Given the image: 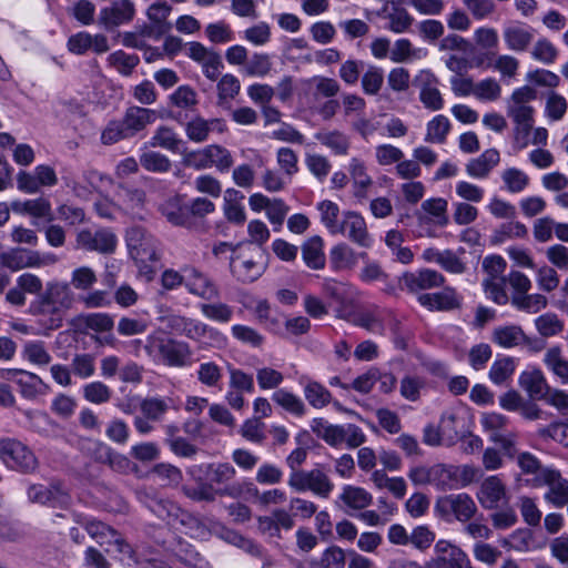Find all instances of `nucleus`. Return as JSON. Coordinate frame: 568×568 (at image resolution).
Segmentation results:
<instances>
[{
	"mask_svg": "<svg viewBox=\"0 0 568 568\" xmlns=\"http://www.w3.org/2000/svg\"><path fill=\"white\" fill-rule=\"evenodd\" d=\"M266 270L265 252L262 247L243 245L230 256V272L241 283H253Z\"/></svg>",
	"mask_w": 568,
	"mask_h": 568,
	"instance_id": "7ed1b4c3",
	"label": "nucleus"
},
{
	"mask_svg": "<svg viewBox=\"0 0 568 568\" xmlns=\"http://www.w3.org/2000/svg\"><path fill=\"white\" fill-rule=\"evenodd\" d=\"M507 112L516 123L517 134H528L534 124V109L530 105H508Z\"/></svg>",
	"mask_w": 568,
	"mask_h": 568,
	"instance_id": "09e8293b",
	"label": "nucleus"
},
{
	"mask_svg": "<svg viewBox=\"0 0 568 568\" xmlns=\"http://www.w3.org/2000/svg\"><path fill=\"white\" fill-rule=\"evenodd\" d=\"M317 210L321 213V222L325 225L328 232L336 235L341 222L338 221L339 207L336 203L329 200H324L317 204Z\"/></svg>",
	"mask_w": 568,
	"mask_h": 568,
	"instance_id": "603ef678",
	"label": "nucleus"
},
{
	"mask_svg": "<svg viewBox=\"0 0 568 568\" xmlns=\"http://www.w3.org/2000/svg\"><path fill=\"white\" fill-rule=\"evenodd\" d=\"M349 174L353 180L354 196L359 200L366 199L367 190L373 184V181L366 173L364 163L353 158L349 162Z\"/></svg>",
	"mask_w": 568,
	"mask_h": 568,
	"instance_id": "2f4dec72",
	"label": "nucleus"
},
{
	"mask_svg": "<svg viewBox=\"0 0 568 568\" xmlns=\"http://www.w3.org/2000/svg\"><path fill=\"white\" fill-rule=\"evenodd\" d=\"M172 119L183 124V114L181 111L173 113ZM217 129L220 132L224 130V123L220 119L205 120L200 115L193 116L184 123V130L187 139L195 143H203L207 140L210 132Z\"/></svg>",
	"mask_w": 568,
	"mask_h": 568,
	"instance_id": "f3484780",
	"label": "nucleus"
},
{
	"mask_svg": "<svg viewBox=\"0 0 568 568\" xmlns=\"http://www.w3.org/2000/svg\"><path fill=\"white\" fill-rule=\"evenodd\" d=\"M526 341L527 336L518 325L497 326L491 333V342L503 348H514Z\"/></svg>",
	"mask_w": 568,
	"mask_h": 568,
	"instance_id": "c85d7f7f",
	"label": "nucleus"
},
{
	"mask_svg": "<svg viewBox=\"0 0 568 568\" xmlns=\"http://www.w3.org/2000/svg\"><path fill=\"white\" fill-rule=\"evenodd\" d=\"M287 484L295 491L310 490L322 498H327L334 489L329 477L320 468L292 471Z\"/></svg>",
	"mask_w": 568,
	"mask_h": 568,
	"instance_id": "39448f33",
	"label": "nucleus"
},
{
	"mask_svg": "<svg viewBox=\"0 0 568 568\" xmlns=\"http://www.w3.org/2000/svg\"><path fill=\"white\" fill-rule=\"evenodd\" d=\"M474 476L475 469L468 465H433V486L442 491L465 487L473 481Z\"/></svg>",
	"mask_w": 568,
	"mask_h": 568,
	"instance_id": "423d86ee",
	"label": "nucleus"
},
{
	"mask_svg": "<svg viewBox=\"0 0 568 568\" xmlns=\"http://www.w3.org/2000/svg\"><path fill=\"white\" fill-rule=\"evenodd\" d=\"M416 28L422 40L428 43L437 42L445 32L443 22L435 19L422 20L417 23Z\"/></svg>",
	"mask_w": 568,
	"mask_h": 568,
	"instance_id": "680f3d73",
	"label": "nucleus"
},
{
	"mask_svg": "<svg viewBox=\"0 0 568 568\" xmlns=\"http://www.w3.org/2000/svg\"><path fill=\"white\" fill-rule=\"evenodd\" d=\"M384 83V70L377 65H368L362 77V88L365 94L376 95Z\"/></svg>",
	"mask_w": 568,
	"mask_h": 568,
	"instance_id": "bf43d9fd",
	"label": "nucleus"
},
{
	"mask_svg": "<svg viewBox=\"0 0 568 568\" xmlns=\"http://www.w3.org/2000/svg\"><path fill=\"white\" fill-rule=\"evenodd\" d=\"M155 121V111L142 106H130L126 109L122 123L130 138L143 131L149 124Z\"/></svg>",
	"mask_w": 568,
	"mask_h": 568,
	"instance_id": "b1692460",
	"label": "nucleus"
},
{
	"mask_svg": "<svg viewBox=\"0 0 568 568\" xmlns=\"http://www.w3.org/2000/svg\"><path fill=\"white\" fill-rule=\"evenodd\" d=\"M184 142L179 138L176 132L169 126L161 125L155 131L149 141V145L152 148H161L170 152H181L180 148Z\"/></svg>",
	"mask_w": 568,
	"mask_h": 568,
	"instance_id": "473e14b6",
	"label": "nucleus"
},
{
	"mask_svg": "<svg viewBox=\"0 0 568 568\" xmlns=\"http://www.w3.org/2000/svg\"><path fill=\"white\" fill-rule=\"evenodd\" d=\"M135 16V6L132 0H116L110 7L100 11L99 22L105 29H112L133 20Z\"/></svg>",
	"mask_w": 568,
	"mask_h": 568,
	"instance_id": "a211bd4d",
	"label": "nucleus"
},
{
	"mask_svg": "<svg viewBox=\"0 0 568 568\" xmlns=\"http://www.w3.org/2000/svg\"><path fill=\"white\" fill-rule=\"evenodd\" d=\"M272 400L294 416L301 417L306 413L304 402L297 395L285 388L276 389L272 394Z\"/></svg>",
	"mask_w": 568,
	"mask_h": 568,
	"instance_id": "58836bf2",
	"label": "nucleus"
},
{
	"mask_svg": "<svg viewBox=\"0 0 568 568\" xmlns=\"http://www.w3.org/2000/svg\"><path fill=\"white\" fill-rule=\"evenodd\" d=\"M341 231L337 234L346 236L356 245L369 248L373 244V239L369 235L364 217L354 211H346L343 213V220L338 226Z\"/></svg>",
	"mask_w": 568,
	"mask_h": 568,
	"instance_id": "4468645a",
	"label": "nucleus"
},
{
	"mask_svg": "<svg viewBox=\"0 0 568 568\" xmlns=\"http://www.w3.org/2000/svg\"><path fill=\"white\" fill-rule=\"evenodd\" d=\"M202 315L217 323H229L233 317V307L226 303H203L200 305Z\"/></svg>",
	"mask_w": 568,
	"mask_h": 568,
	"instance_id": "864d4df0",
	"label": "nucleus"
},
{
	"mask_svg": "<svg viewBox=\"0 0 568 568\" xmlns=\"http://www.w3.org/2000/svg\"><path fill=\"white\" fill-rule=\"evenodd\" d=\"M419 85V100L426 109L432 111L442 110L444 99L438 89V79L429 70H422L415 79Z\"/></svg>",
	"mask_w": 568,
	"mask_h": 568,
	"instance_id": "6ab92c4d",
	"label": "nucleus"
},
{
	"mask_svg": "<svg viewBox=\"0 0 568 568\" xmlns=\"http://www.w3.org/2000/svg\"><path fill=\"white\" fill-rule=\"evenodd\" d=\"M0 460L9 469L32 474L39 467V462L31 448L17 438H0Z\"/></svg>",
	"mask_w": 568,
	"mask_h": 568,
	"instance_id": "20e7f679",
	"label": "nucleus"
},
{
	"mask_svg": "<svg viewBox=\"0 0 568 568\" xmlns=\"http://www.w3.org/2000/svg\"><path fill=\"white\" fill-rule=\"evenodd\" d=\"M83 398L92 404L101 405L111 399V388L100 381L88 383L82 388Z\"/></svg>",
	"mask_w": 568,
	"mask_h": 568,
	"instance_id": "4d7b16f0",
	"label": "nucleus"
},
{
	"mask_svg": "<svg viewBox=\"0 0 568 568\" xmlns=\"http://www.w3.org/2000/svg\"><path fill=\"white\" fill-rule=\"evenodd\" d=\"M126 245L130 255L141 263L159 260L158 241L141 226H133L126 232Z\"/></svg>",
	"mask_w": 568,
	"mask_h": 568,
	"instance_id": "0eeeda50",
	"label": "nucleus"
},
{
	"mask_svg": "<svg viewBox=\"0 0 568 568\" xmlns=\"http://www.w3.org/2000/svg\"><path fill=\"white\" fill-rule=\"evenodd\" d=\"M477 499L483 508L489 510L498 508L500 504H507V489L500 476L485 478L477 491Z\"/></svg>",
	"mask_w": 568,
	"mask_h": 568,
	"instance_id": "dca6fc26",
	"label": "nucleus"
},
{
	"mask_svg": "<svg viewBox=\"0 0 568 568\" xmlns=\"http://www.w3.org/2000/svg\"><path fill=\"white\" fill-rule=\"evenodd\" d=\"M210 168H215L219 172H227L233 163V156L231 152L219 144L207 145Z\"/></svg>",
	"mask_w": 568,
	"mask_h": 568,
	"instance_id": "6e6d98bb",
	"label": "nucleus"
},
{
	"mask_svg": "<svg viewBox=\"0 0 568 568\" xmlns=\"http://www.w3.org/2000/svg\"><path fill=\"white\" fill-rule=\"evenodd\" d=\"M429 568H471L467 555L452 542L440 539L435 545V557Z\"/></svg>",
	"mask_w": 568,
	"mask_h": 568,
	"instance_id": "9b49d317",
	"label": "nucleus"
},
{
	"mask_svg": "<svg viewBox=\"0 0 568 568\" xmlns=\"http://www.w3.org/2000/svg\"><path fill=\"white\" fill-rule=\"evenodd\" d=\"M175 555L190 568H211L210 562L191 545H181Z\"/></svg>",
	"mask_w": 568,
	"mask_h": 568,
	"instance_id": "0e129e2a",
	"label": "nucleus"
},
{
	"mask_svg": "<svg viewBox=\"0 0 568 568\" xmlns=\"http://www.w3.org/2000/svg\"><path fill=\"white\" fill-rule=\"evenodd\" d=\"M463 418L452 410L444 412L440 416L439 428L444 439L448 444H454L462 437Z\"/></svg>",
	"mask_w": 568,
	"mask_h": 568,
	"instance_id": "c03bdc74",
	"label": "nucleus"
},
{
	"mask_svg": "<svg viewBox=\"0 0 568 568\" xmlns=\"http://www.w3.org/2000/svg\"><path fill=\"white\" fill-rule=\"evenodd\" d=\"M315 139L337 155L347 154L351 145L348 136L338 130L317 132Z\"/></svg>",
	"mask_w": 568,
	"mask_h": 568,
	"instance_id": "4c0bfd02",
	"label": "nucleus"
},
{
	"mask_svg": "<svg viewBox=\"0 0 568 568\" xmlns=\"http://www.w3.org/2000/svg\"><path fill=\"white\" fill-rule=\"evenodd\" d=\"M339 499L354 510H362L373 503V496L364 488L345 485Z\"/></svg>",
	"mask_w": 568,
	"mask_h": 568,
	"instance_id": "c9c22d12",
	"label": "nucleus"
},
{
	"mask_svg": "<svg viewBox=\"0 0 568 568\" xmlns=\"http://www.w3.org/2000/svg\"><path fill=\"white\" fill-rule=\"evenodd\" d=\"M501 179L507 191L510 193H519L529 184V176L517 168L506 169L501 174Z\"/></svg>",
	"mask_w": 568,
	"mask_h": 568,
	"instance_id": "e2e57ef3",
	"label": "nucleus"
},
{
	"mask_svg": "<svg viewBox=\"0 0 568 568\" xmlns=\"http://www.w3.org/2000/svg\"><path fill=\"white\" fill-rule=\"evenodd\" d=\"M28 498L32 503L51 507H64L69 504L68 494L58 485L47 487L41 484L31 485L28 488Z\"/></svg>",
	"mask_w": 568,
	"mask_h": 568,
	"instance_id": "4be33fe9",
	"label": "nucleus"
},
{
	"mask_svg": "<svg viewBox=\"0 0 568 568\" xmlns=\"http://www.w3.org/2000/svg\"><path fill=\"white\" fill-rule=\"evenodd\" d=\"M160 211L162 215L174 225L183 226L189 223L186 204L182 205L176 197L164 202L161 205Z\"/></svg>",
	"mask_w": 568,
	"mask_h": 568,
	"instance_id": "3c124183",
	"label": "nucleus"
},
{
	"mask_svg": "<svg viewBox=\"0 0 568 568\" xmlns=\"http://www.w3.org/2000/svg\"><path fill=\"white\" fill-rule=\"evenodd\" d=\"M544 364L562 384H568V359L562 356V351L559 346H552L546 351Z\"/></svg>",
	"mask_w": 568,
	"mask_h": 568,
	"instance_id": "e433bc0d",
	"label": "nucleus"
},
{
	"mask_svg": "<svg viewBox=\"0 0 568 568\" xmlns=\"http://www.w3.org/2000/svg\"><path fill=\"white\" fill-rule=\"evenodd\" d=\"M377 16L388 20L387 29L394 33L406 32L414 23L410 13L396 0H388L377 11Z\"/></svg>",
	"mask_w": 568,
	"mask_h": 568,
	"instance_id": "aec40b11",
	"label": "nucleus"
},
{
	"mask_svg": "<svg viewBox=\"0 0 568 568\" xmlns=\"http://www.w3.org/2000/svg\"><path fill=\"white\" fill-rule=\"evenodd\" d=\"M329 262L335 271L349 268L356 263V253L348 244L338 243L331 248Z\"/></svg>",
	"mask_w": 568,
	"mask_h": 568,
	"instance_id": "a19ab883",
	"label": "nucleus"
},
{
	"mask_svg": "<svg viewBox=\"0 0 568 568\" xmlns=\"http://www.w3.org/2000/svg\"><path fill=\"white\" fill-rule=\"evenodd\" d=\"M141 166L152 173H168L172 168L171 160L158 151H145L139 158Z\"/></svg>",
	"mask_w": 568,
	"mask_h": 568,
	"instance_id": "37998d69",
	"label": "nucleus"
},
{
	"mask_svg": "<svg viewBox=\"0 0 568 568\" xmlns=\"http://www.w3.org/2000/svg\"><path fill=\"white\" fill-rule=\"evenodd\" d=\"M13 207L31 216L45 219L49 222L53 220L51 203L42 196L16 203Z\"/></svg>",
	"mask_w": 568,
	"mask_h": 568,
	"instance_id": "79ce46f5",
	"label": "nucleus"
},
{
	"mask_svg": "<svg viewBox=\"0 0 568 568\" xmlns=\"http://www.w3.org/2000/svg\"><path fill=\"white\" fill-rule=\"evenodd\" d=\"M240 90L241 83L235 75L231 73L222 75L217 82V105L230 108L231 100L240 93Z\"/></svg>",
	"mask_w": 568,
	"mask_h": 568,
	"instance_id": "ea45409f",
	"label": "nucleus"
},
{
	"mask_svg": "<svg viewBox=\"0 0 568 568\" xmlns=\"http://www.w3.org/2000/svg\"><path fill=\"white\" fill-rule=\"evenodd\" d=\"M536 282L539 290L550 293L558 287L560 278L555 267L545 264L536 270Z\"/></svg>",
	"mask_w": 568,
	"mask_h": 568,
	"instance_id": "774afa93",
	"label": "nucleus"
},
{
	"mask_svg": "<svg viewBox=\"0 0 568 568\" xmlns=\"http://www.w3.org/2000/svg\"><path fill=\"white\" fill-rule=\"evenodd\" d=\"M528 234L525 224L518 221H510L503 223L494 232V240L496 242H505L508 239H523Z\"/></svg>",
	"mask_w": 568,
	"mask_h": 568,
	"instance_id": "338daca9",
	"label": "nucleus"
},
{
	"mask_svg": "<svg viewBox=\"0 0 568 568\" xmlns=\"http://www.w3.org/2000/svg\"><path fill=\"white\" fill-rule=\"evenodd\" d=\"M500 154L496 149L485 150L479 156L470 159L466 164V173L473 178L486 179L493 169L498 165Z\"/></svg>",
	"mask_w": 568,
	"mask_h": 568,
	"instance_id": "bb28decb",
	"label": "nucleus"
},
{
	"mask_svg": "<svg viewBox=\"0 0 568 568\" xmlns=\"http://www.w3.org/2000/svg\"><path fill=\"white\" fill-rule=\"evenodd\" d=\"M302 258L307 267L322 270L325 267L324 241L321 236L314 235L307 239L302 245Z\"/></svg>",
	"mask_w": 568,
	"mask_h": 568,
	"instance_id": "c756f323",
	"label": "nucleus"
},
{
	"mask_svg": "<svg viewBox=\"0 0 568 568\" xmlns=\"http://www.w3.org/2000/svg\"><path fill=\"white\" fill-rule=\"evenodd\" d=\"M73 302L74 296L69 283L50 281L32 306L34 313L41 316L45 328L53 331L63 325L65 313L72 307Z\"/></svg>",
	"mask_w": 568,
	"mask_h": 568,
	"instance_id": "f257e3e1",
	"label": "nucleus"
},
{
	"mask_svg": "<svg viewBox=\"0 0 568 568\" xmlns=\"http://www.w3.org/2000/svg\"><path fill=\"white\" fill-rule=\"evenodd\" d=\"M519 386L531 399L541 400L549 393V385L540 369L524 371L518 378Z\"/></svg>",
	"mask_w": 568,
	"mask_h": 568,
	"instance_id": "a878e982",
	"label": "nucleus"
},
{
	"mask_svg": "<svg viewBox=\"0 0 568 568\" xmlns=\"http://www.w3.org/2000/svg\"><path fill=\"white\" fill-rule=\"evenodd\" d=\"M181 335L196 342L221 343L225 339L216 328L191 317H186Z\"/></svg>",
	"mask_w": 568,
	"mask_h": 568,
	"instance_id": "cd10ccee",
	"label": "nucleus"
},
{
	"mask_svg": "<svg viewBox=\"0 0 568 568\" xmlns=\"http://www.w3.org/2000/svg\"><path fill=\"white\" fill-rule=\"evenodd\" d=\"M548 486L545 493V500L556 508H562L568 504V479L562 478L557 470H550L546 475Z\"/></svg>",
	"mask_w": 568,
	"mask_h": 568,
	"instance_id": "393cba45",
	"label": "nucleus"
},
{
	"mask_svg": "<svg viewBox=\"0 0 568 568\" xmlns=\"http://www.w3.org/2000/svg\"><path fill=\"white\" fill-rule=\"evenodd\" d=\"M44 262L40 254L21 247L11 248L0 253V265L11 271H19L26 267H39Z\"/></svg>",
	"mask_w": 568,
	"mask_h": 568,
	"instance_id": "412c9836",
	"label": "nucleus"
},
{
	"mask_svg": "<svg viewBox=\"0 0 568 568\" xmlns=\"http://www.w3.org/2000/svg\"><path fill=\"white\" fill-rule=\"evenodd\" d=\"M418 302L429 311L452 312L462 308L464 297L456 288L446 286L436 293L420 294Z\"/></svg>",
	"mask_w": 568,
	"mask_h": 568,
	"instance_id": "ddd939ff",
	"label": "nucleus"
},
{
	"mask_svg": "<svg viewBox=\"0 0 568 568\" xmlns=\"http://www.w3.org/2000/svg\"><path fill=\"white\" fill-rule=\"evenodd\" d=\"M1 377L18 384L24 398L33 399L49 392L50 387L38 375L23 369H2Z\"/></svg>",
	"mask_w": 568,
	"mask_h": 568,
	"instance_id": "f8f14e48",
	"label": "nucleus"
},
{
	"mask_svg": "<svg viewBox=\"0 0 568 568\" xmlns=\"http://www.w3.org/2000/svg\"><path fill=\"white\" fill-rule=\"evenodd\" d=\"M517 362L511 356H497L490 366L488 376L495 385H504L515 373Z\"/></svg>",
	"mask_w": 568,
	"mask_h": 568,
	"instance_id": "f704fd0d",
	"label": "nucleus"
},
{
	"mask_svg": "<svg viewBox=\"0 0 568 568\" xmlns=\"http://www.w3.org/2000/svg\"><path fill=\"white\" fill-rule=\"evenodd\" d=\"M322 290L326 296L339 305H346L353 293V287L334 278H324Z\"/></svg>",
	"mask_w": 568,
	"mask_h": 568,
	"instance_id": "de8ad7c7",
	"label": "nucleus"
},
{
	"mask_svg": "<svg viewBox=\"0 0 568 568\" xmlns=\"http://www.w3.org/2000/svg\"><path fill=\"white\" fill-rule=\"evenodd\" d=\"M511 304L519 311L527 313H538L548 304V300L542 294H513Z\"/></svg>",
	"mask_w": 568,
	"mask_h": 568,
	"instance_id": "49530a36",
	"label": "nucleus"
},
{
	"mask_svg": "<svg viewBox=\"0 0 568 568\" xmlns=\"http://www.w3.org/2000/svg\"><path fill=\"white\" fill-rule=\"evenodd\" d=\"M272 70V61L266 53H253L244 64V72L248 77H266Z\"/></svg>",
	"mask_w": 568,
	"mask_h": 568,
	"instance_id": "13d9d810",
	"label": "nucleus"
},
{
	"mask_svg": "<svg viewBox=\"0 0 568 568\" xmlns=\"http://www.w3.org/2000/svg\"><path fill=\"white\" fill-rule=\"evenodd\" d=\"M108 61L120 74L129 77L139 64L140 58L136 54H129L123 50L112 52Z\"/></svg>",
	"mask_w": 568,
	"mask_h": 568,
	"instance_id": "5fc2aeb1",
	"label": "nucleus"
},
{
	"mask_svg": "<svg viewBox=\"0 0 568 568\" xmlns=\"http://www.w3.org/2000/svg\"><path fill=\"white\" fill-rule=\"evenodd\" d=\"M77 243L87 251L111 254L116 248L118 239L109 229H100L95 232L82 230L77 235Z\"/></svg>",
	"mask_w": 568,
	"mask_h": 568,
	"instance_id": "2eb2a0df",
	"label": "nucleus"
},
{
	"mask_svg": "<svg viewBox=\"0 0 568 568\" xmlns=\"http://www.w3.org/2000/svg\"><path fill=\"white\" fill-rule=\"evenodd\" d=\"M450 130V122L447 116L438 114L427 123L425 141L442 144L446 141Z\"/></svg>",
	"mask_w": 568,
	"mask_h": 568,
	"instance_id": "8fccbe9b",
	"label": "nucleus"
},
{
	"mask_svg": "<svg viewBox=\"0 0 568 568\" xmlns=\"http://www.w3.org/2000/svg\"><path fill=\"white\" fill-rule=\"evenodd\" d=\"M80 524L100 546L111 545L112 539L119 532L113 527L95 518H84Z\"/></svg>",
	"mask_w": 568,
	"mask_h": 568,
	"instance_id": "72a5a7b5",
	"label": "nucleus"
},
{
	"mask_svg": "<svg viewBox=\"0 0 568 568\" xmlns=\"http://www.w3.org/2000/svg\"><path fill=\"white\" fill-rule=\"evenodd\" d=\"M72 374L81 379H88L95 373V358L92 354H75L70 364Z\"/></svg>",
	"mask_w": 568,
	"mask_h": 568,
	"instance_id": "052dcab7",
	"label": "nucleus"
},
{
	"mask_svg": "<svg viewBox=\"0 0 568 568\" xmlns=\"http://www.w3.org/2000/svg\"><path fill=\"white\" fill-rule=\"evenodd\" d=\"M145 355L154 364L182 368L190 365L192 351L187 343L158 328L146 335Z\"/></svg>",
	"mask_w": 568,
	"mask_h": 568,
	"instance_id": "f03ea898",
	"label": "nucleus"
},
{
	"mask_svg": "<svg viewBox=\"0 0 568 568\" xmlns=\"http://www.w3.org/2000/svg\"><path fill=\"white\" fill-rule=\"evenodd\" d=\"M196 376L201 384L207 387H216L219 386L223 374L222 368L214 362H204L200 364Z\"/></svg>",
	"mask_w": 568,
	"mask_h": 568,
	"instance_id": "69168bd1",
	"label": "nucleus"
},
{
	"mask_svg": "<svg viewBox=\"0 0 568 568\" xmlns=\"http://www.w3.org/2000/svg\"><path fill=\"white\" fill-rule=\"evenodd\" d=\"M445 283V277L439 272L432 268H420L414 272H405L398 278L400 290L415 294L439 287Z\"/></svg>",
	"mask_w": 568,
	"mask_h": 568,
	"instance_id": "9d476101",
	"label": "nucleus"
},
{
	"mask_svg": "<svg viewBox=\"0 0 568 568\" xmlns=\"http://www.w3.org/2000/svg\"><path fill=\"white\" fill-rule=\"evenodd\" d=\"M304 397L307 403L316 409L327 406L332 400L331 392L321 383L315 381L306 383L304 386Z\"/></svg>",
	"mask_w": 568,
	"mask_h": 568,
	"instance_id": "a18cd8bd",
	"label": "nucleus"
},
{
	"mask_svg": "<svg viewBox=\"0 0 568 568\" xmlns=\"http://www.w3.org/2000/svg\"><path fill=\"white\" fill-rule=\"evenodd\" d=\"M183 271L186 273L184 287L189 294L205 301L220 297L217 284L206 273L192 265H183Z\"/></svg>",
	"mask_w": 568,
	"mask_h": 568,
	"instance_id": "1a4fd4ad",
	"label": "nucleus"
},
{
	"mask_svg": "<svg viewBox=\"0 0 568 568\" xmlns=\"http://www.w3.org/2000/svg\"><path fill=\"white\" fill-rule=\"evenodd\" d=\"M503 39L508 50L525 52L534 40V29L525 23H511L504 28Z\"/></svg>",
	"mask_w": 568,
	"mask_h": 568,
	"instance_id": "5701e85b",
	"label": "nucleus"
},
{
	"mask_svg": "<svg viewBox=\"0 0 568 568\" xmlns=\"http://www.w3.org/2000/svg\"><path fill=\"white\" fill-rule=\"evenodd\" d=\"M435 509L445 518L450 515L459 521H468L477 511L474 499L466 493L447 495L439 498Z\"/></svg>",
	"mask_w": 568,
	"mask_h": 568,
	"instance_id": "6e6552de",
	"label": "nucleus"
},
{
	"mask_svg": "<svg viewBox=\"0 0 568 568\" xmlns=\"http://www.w3.org/2000/svg\"><path fill=\"white\" fill-rule=\"evenodd\" d=\"M311 430L332 447L343 444L344 425H334L322 417H316L311 422Z\"/></svg>",
	"mask_w": 568,
	"mask_h": 568,
	"instance_id": "7c9ffc66",
	"label": "nucleus"
}]
</instances>
